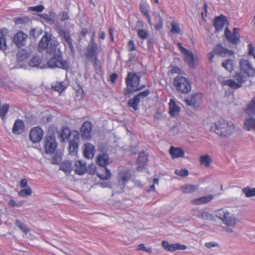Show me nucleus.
<instances>
[{"instance_id": "2", "label": "nucleus", "mask_w": 255, "mask_h": 255, "mask_svg": "<svg viewBox=\"0 0 255 255\" xmlns=\"http://www.w3.org/2000/svg\"><path fill=\"white\" fill-rule=\"evenodd\" d=\"M127 87L124 90V95L126 97L135 92L140 91L144 87L140 85V76L135 72H128L125 79Z\"/></svg>"}, {"instance_id": "48", "label": "nucleus", "mask_w": 255, "mask_h": 255, "mask_svg": "<svg viewBox=\"0 0 255 255\" xmlns=\"http://www.w3.org/2000/svg\"><path fill=\"white\" fill-rule=\"evenodd\" d=\"M174 172L175 174L181 177H186L189 175L188 170L185 168H182L180 170L176 169Z\"/></svg>"}, {"instance_id": "37", "label": "nucleus", "mask_w": 255, "mask_h": 255, "mask_svg": "<svg viewBox=\"0 0 255 255\" xmlns=\"http://www.w3.org/2000/svg\"><path fill=\"white\" fill-rule=\"evenodd\" d=\"M200 162L201 164H203L206 167H209L212 162V158L208 154L201 155L200 157Z\"/></svg>"}, {"instance_id": "26", "label": "nucleus", "mask_w": 255, "mask_h": 255, "mask_svg": "<svg viewBox=\"0 0 255 255\" xmlns=\"http://www.w3.org/2000/svg\"><path fill=\"white\" fill-rule=\"evenodd\" d=\"M25 125L24 122L20 119H17L12 127V132L13 134L18 135L21 134L24 131Z\"/></svg>"}, {"instance_id": "24", "label": "nucleus", "mask_w": 255, "mask_h": 255, "mask_svg": "<svg viewBox=\"0 0 255 255\" xmlns=\"http://www.w3.org/2000/svg\"><path fill=\"white\" fill-rule=\"evenodd\" d=\"M9 31L6 28H0V50H5L7 48L6 36Z\"/></svg>"}, {"instance_id": "53", "label": "nucleus", "mask_w": 255, "mask_h": 255, "mask_svg": "<svg viewBox=\"0 0 255 255\" xmlns=\"http://www.w3.org/2000/svg\"><path fill=\"white\" fill-rule=\"evenodd\" d=\"M44 6L39 4L35 6H31L28 8V9L32 11H35L36 12H41L44 9Z\"/></svg>"}, {"instance_id": "7", "label": "nucleus", "mask_w": 255, "mask_h": 255, "mask_svg": "<svg viewBox=\"0 0 255 255\" xmlns=\"http://www.w3.org/2000/svg\"><path fill=\"white\" fill-rule=\"evenodd\" d=\"M246 113L248 115V118L246 119L244 124V128L247 130L254 129L255 128V119L254 118L255 115V99H253L248 106Z\"/></svg>"}, {"instance_id": "5", "label": "nucleus", "mask_w": 255, "mask_h": 255, "mask_svg": "<svg viewBox=\"0 0 255 255\" xmlns=\"http://www.w3.org/2000/svg\"><path fill=\"white\" fill-rule=\"evenodd\" d=\"M56 39H52L51 35L45 33L39 41L38 49L39 52H43L46 50L49 54H53L55 52L58 45Z\"/></svg>"}, {"instance_id": "39", "label": "nucleus", "mask_w": 255, "mask_h": 255, "mask_svg": "<svg viewBox=\"0 0 255 255\" xmlns=\"http://www.w3.org/2000/svg\"><path fill=\"white\" fill-rule=\"evenodd\" d=\"M27 57V52L24 49L20 50L16 54V61L17 62H21L26 59Z\"/></svg>"}, {"instance_id": "27", "label": "nucleus", "mask_w": 255, "mask_h": 255, "mask_svg": "<svg viewBox=\"0 0 255 255\" xmlns=\"http://www.w3.org/2000/svg\"><path fill=\"white\" fill-rule=\"evenodd\" d=\"M182 54L189 66L191 68H194L196 66V60L192 52L187 49V51H184Z\"/></svg>"}, {"instance_id": "47", "label": "nucleus", "mask_w": 255, "mask_h": 255, "mask_svg": "<svg viewBox=\"0 0 255 255\" xmlns=\"http://www.w3.org/2000/svg\"><path fill=\"white\" fill-rule=\"evenodd\" d=\"M138 36L142 40L146 39L148 37V34L147 31L144 29H138L137 30Z\"/></svg>"}, {"instance_id": "11", "label": "nucleus", "mask_w": 255, "mask_h": 255, "mask_svg": "<svg viewBox=\"0 0 255 255\" xmlns=\"http://www.w3.org/2000/svg\"><path fill=\"white\" fill-rule=\"evenodd\" d=\"M150 91L148 89L139 92L128 100V106L132 108L134 110L137 111L141 100L147 97Z\"/></svg>"}, {"instance_id": "12", "label": "nucleus", "mask_w": 255, "mask_h": 255, "mask_svg": "<svg viewBox=\"0 0 255 255\" xmlns=\"http://www.w3.org/2000/svg\"><path fill=\"white\" fill-rule=\"evenodd\" d=\"M57 147V143L54 135H46L44 140V148L45 153H53Z\"/></svg>"}, {"instance_id": "38", "label": "nucleus", "mask_w": 255, "mask_h": 255, "mask_svg": "<svg viewBox=\"0 0 255 255\" xmlns=\"http://www.w3.org/2000/svg\"><path fill=\"white\" fill-rule=\"evenodd\" d=\"M15 224L16 226L25 234H27L29 232V230L27 227L19 220L16 219L15 222Z\"/></svg>"}, {"instance_id": "54", "label": "nucleus", "mask_w": 255, "mask_h": 255, "mask_svg": "<svg viewBox=\"0 0 255 255\" xmlns=\"http://www.w3.org/2000/svg\"><path fill=\"white\" fill-rule=\"evenodd\" d=\"M70 19V16L69 15L68 12L67 11H63L61 14V20L62 21H64L66 20H68Z\"/></svg>"}, {"instance_id": "44", "label": "nucleus", "mask_w": 255, "mask_h": 255, "mask_svg": "<svg viewBox=\"0 0 255 255\" xmlns=\"http://www.w3.org/2000/svg\"><path fill=\"white\" fill-rule=\"evenodd\" d=\"M155 18L158 21V23L154 25L155 29L156 30H159L162 28L163 26L162 19L159 13L155 15Z\"/></svg>"}, {"instance_id": "15", "label": "nucleus", "mask_w": 255, "mask_h": 255, "mask_svg": "<svg viewBox=\"0 0 255 255\" xmlns=\"http://www.w3.org/2000/svg\"><path fill=\"white\" fill-rule=\"evenodd\" d=\"M72 138H70L69 145V152L71 155H74L77 153L79 142V133L77 130H74L72 133Z\"/></svg>"}, {"instance_id": "14", "label": "nucleus", "mask_w": 255, "mask_h": 255, "mask_svg": "<svg viewBox=\"0 0 255 255\" xmlns=\"http://www.w3.org/2000/svg\"><path fill=\"white\" fill-rule=\"evenodd\" d=\"M132 174L129 168L123 167L120 169L117 178L119 183L125 186L130 180Z\"/></svg>"}, {"instance_id": "63", "label": "nucleus", "mask_w": 255, "mask_h": 255, "mask_svg": "<svg viewBox=\"0 0 255 255\" xmlns=\"http://www.w3.org/2000/svg\"><path fill=\"white\" fill-rule=\"evenodd\" d=\"M177 45L178 46V47L179 48L180 50V51L182 53L183 52H184V51H187V49L183 47L181 44V43L180 42H178L177 43Z\"/></svg>"}, {"instance_id": "57", "label": "nucleus", "mask_w": 255, "mask_h": 255, "mask_svg": "<svg viewBox=\"0 0 255 255\" xmlns=\"http://www.w3.org/2000/svg\"><path fill=\"white\" fill-rule=\"evenodd\" d=\"M40 16L44 19L45 20H46L47 21H51L52 20V18H51V17L48 14H46V13H43V14H41L40 15Z\"/></svg>"}, {"instance_id": "18", "label": "nucleus", "mask_w": 255, "mask_h": 255, "mask_svg": "<svg viewBox=\"0 0 255 255\" xmlns=\"http://www.w3.org/2000/svg\"><path fill=\"white\" fill-rule=\"evenodd\" d=\"M27 38V35L21 31H18L14 34L13 42L17 47L21 48L25 45Z\"/></svg>"}, {"instance_id": "61", "label": "nucleus", "mask_w": 255, "mask_h": 255, "mask_svg": "<svg viewBox=\"0 0 255 255\" xmlns=\"http://www.w3.org/2000/svg\"><path fill=\"white\" fill-rule=\"evenodd\" d=\"M9 207H13L14 206H18L17 204L16 203L15 201L13 199H10L8 202Z\"/></svg>"}, {"instance_id": "51", "label": "nucleus", "mask_w": 255, "mask_h": 255, "mask_svg": "<svg viewBox=\"0 0 255 255\" xmlns=\"http://www.w3.org/2000/svg\"><path fill=\"white\" fill-rule=\"evenodd\" d=\"M14 21L16 24H23L29 21V18L27 17H18L15 18Z\"/></svg>"}, {"instance_id": "50", "label": "nucleus", "mask_w": 255, "mask_h": 255, "mask_svg": "<svg viewBox=\"0 0 255 255\" xmlns=\"http://www.w3.org/2000/svg\"><path fill=\"white\" fill-rule=\"evenodd\" d=\"M40 64V59L38 57H33L29 61V64L31 67H35Z\"/></svg>"}, {"instance_id": "41", "label": "nucleus", "mask_w": 255, "mask_h": 255, "mask_svg": "<svg viewBox=\"0 0 255 255\" xmlns=\"http://www.w3.org/2000/svg\"><path fill=\"white\" fill-rule=\"evenodd\" d=\"M171 32L173 34H180L181 29L179 26V24L176 21L173 20L171 23Z\"/></svg>"}, {"instance_id": "13", "label": "nucleus", "mask_w": 255, "mask_h": 255, "mask_svg": "<svg viewBox=\"0 0 255 255\" xmlns=\"http://www.w3.org/2000/svg\"><path fill=\"white\" fill-rule=\"evenodd\" d=\"M225 36L228 42L232 44H237L240 41V29L234 28L232 32L228 27L225 29Z\"/></svg>"}, {"instance_id": "56", "label": "nucleus", "mask_w": 255, "mask_h": 255, "mask_svg": "<svg viewBox=\"0 0 255 255\" xmlns=\"http://www.w3.org/2000/svg\"><path fill=\"white\" fill-rule=\"evenodd\" d=\"M118 75L117 73H112L110 77V81L112 83H115L117 79H118Z\"/></svg>"}, {"instance_id": "6", "label": "nucleus", "mask_w": 255, "mask_h": 255, "mask_svg": "<svg viewBox=\"0 0 255 255\" xmlns=\"http://www.w3.org/2000/svg\"><path fill=\"white\" fill-rule=\"evenodd\" d=\"M95 32L91 37V43L87 47L85 55L87 58L91 60L95 68H96L99 63L98 57L101 50V48L98 44L94 42Z\"/></svg>"}, {"instance_id": "1", "label": "nucleus", "mask_w": 255, "mask_h": 255, "mask_svg": "<svg viewBox=\"0 0 255 255\" xmlns=\"http://www.w3.org/2000/svg\"><path fill=\"white\" fill-rule=\"evenodd\" d=\"M240 72L234 76V80L229 79L222 81L223 85L228 86L232 89H237L242 86L248 77H253L255 74V69L251 66L249 61L246 59L240 61Z\"/></svg>"}, {"instance_id": "49", "label": "nucleus", "mask_w": 255, "mask_h": 255, "mask_svg": "<svg viewBox=\"0 0 255 255\" xmlns=\"http://www.w3.org/2000/svg\"><path fill=\"white\" fill-rule=\"evenodd\" d=\"M197 216L203 220H209L213 217L211 214L205 211H201L198 214Z\"/></svg>"}, {"instance_id": "8", "label": "nucleus", "mask_w": 255, "mask_h": 255, "mask_svg": "<svg viewBox=\"0 0 255 255\" xmlns=\"http://www.w3.org/2000/svg\"><path fill=\"white\" fill-rule=\"evenodd\" d=\"M173 83L176 89L182 93L187 94L191 90L190 81L181 75L174 79Z\"/></svg>"}, {"instance_id": "9", "label": "nucleus", "mask_w": 255, "mask_h": 255, "mask_svg": "<svg viewBox=\"0 0 255 255\" xmlns=\"http://www.w3.org/2000/svg\"><path fill=\"white\" fill-rule=\"evenodd\" d=\"M216 216L227 226L234 227L236 224L237 220L234 215L226 209H220L217 210Z\"/></svg>"}, {"instance_id": "31", "label": "nucleus", "mask_w": 255, "mask_h": 255, "mask_svg": "<svg viewBox=\"0 0 255 255\" xmlns=\"http://www.w3.org/2000/svg\"><path fill=\"white\" fill-rule=\"evenodd\" d=\"M169 152L173 159L183 157L185 153L181 148L175 147L173 146L170 147Z\"/></svg>"}, {"instance_id": "43", "label": "nucleus", "mask_w": 255, "mask_h": 255, "mask_svg": "<svg viewBox=\"0 0 255 255\" xmlns=\"http://www.w3.org/2000/svg\"><path fill=\"white\" fill-rule=\"evenodd\" d=\"M9 108V105L7 104H3L0 108V117L2 120L5 119V115L8 112Z\"/></svg>"}, {"instance_id": "36", "label": "nucleus", "mask_w": 255, "mask_h": 255, "mask_svg": "<svg viewBox=\"0 0 255 255\" xmlns=\"http://www.w3.org/2000/svg\"><path fill=\"white\" fill-rule=\"evenodd\" d=\"M139 9L141 13L146 17L148 23L151 25V20L150 16L149 13L148 9L146 6L144 4H140Z\"/></svg>"}, {"instance_id": "3", "label": "nucleus", "mask_w": 255, "mask_h": 255, "mask_svg": "<svg viewBox=\"0 0 255 255\" xmlns=\"http://www.w3.org/2000/svg\"><path fill=\"white\" fill-rule=\"evenodd\" d=\"M234 128L232 122L220 119L212 124L211 129L219 135L228 137L233 133Z\"/></svg>"}, {"instance_id": "46", "label": "nucleus", "mask_w": 255, "mask_h": 255, "mask_svg": "<svg viewBox=\"0 0 255 255\" xmlns=\"http://www.w3.org/2000/svg\"><path fill=\"white\" fill-rule=\"evenodd\" d=\"M32 194V190L29 186L26 187V189L21 190L18 193L19 196L22 197L29 196Z\"/></svg>"}, {"instance_id": "60", "label": "nucleus", "mask_w": 255, "mask_h": 255, "mask_svg": "<svg viewBox=\"0 0 255 255\" xmlns=\"http://www.w3.org/2000/svg\"><path fill=\"white\" fill-rule=\"evenodd\" d=\"M109 32L110 34V38L111 39V41L114 42V30L113 28H110L109 29Z\"/></svg>"}, {"instance_id": "58", "label": "nucleus", "mask_w": 255, "mask_h": 255, "mask_svg": "<svg viewBox=\"0 0 255 255\" xmlns=\"http://www.w3.org/2000/svg\"><path fill=\"white\" fill-rule=\"evenodd\" d=\"M205 246L208 248H211L212 247H217L218 246L217 243L213 242H207L205 244Z\"/></svg>"}, {"instance_id": "16", "label": "nucleus", "mask_w": 255, "mask_h": 255, "mask_svg": "<svg viewBox=\"0 0 255 255\" xmlns=\"http://www.w3.org/2000/svg\"><path fill=\"white\" fill-rule=\"evenodd\" d=\"M43 134V131L40 127H35L30 131L29 139L33 143H37L42 139Z\"/></svg>"}, {"instance_id": "59", "label": "nucleus", "mask_w": 255, "mask_h": 255, "mask_svg": "<svg viewBox=\"0 0 255 255\" xmlns=\"http://www.w3.org/2000/svg\"><path fill=\"white\" fill-rule=\"evenodd\" d=\"M27 184V181L25 178H23L20 180V186L21 188L26 187Z\"/></svg>"}, {"instance_id": "52", "label": "nucleus", "mask_w": 255, "mask_h": 255, "mask_svg": "<svg viewBox=\"0 0 255 255\" xmlns=\"http://www.w3.org/2000/svg\"><path fill=\"white\" fill-rule=\"evenodd\" d=\"M127 48L129 52L136 50V46L133 39H130L127 44Z\"/></svg>"}, {"instance_id": "32", "label": "nucleus", "mask_w": 255, "mask_h": 255, "mask_svg": "<svg viewBox=\"0 0 255 255\" xmlns=\"http://www.w3.org/2000/svg\"><path fill=\"white\" fill-rule=\"evenodd\" d=\"M74 130L71 131L70 128L67 127H63L59 134L60 137L62 139V141L68 140V138H72V133Z\"/></svg>"}, {"instance_id": "10", "label": "nucleus", "mask_w": 255, "mask_h": 255, "mask_svg": "<svg viewBox=\"0 0 255 255\" xmlns=\"http://www.w3.org/2000/svg\"><path fill=\"white\" fill-rule=\"evenodd\" d=\"M47 65L50 68L57 67L66 71L69 69V66L66 60H63L60 56L54 55L47 62Z\"/></svg>"}, {"instance_id": "62", "label": "nucleus", "mask_w": 255, "mask_h": 255, "mask_svg": "<svg viewBox=\"0 0 255 255\" xmlns=\"http://www.w3.org/2000/svg\"><path fill=\"white\" fill-rule=\"evenodd\" d=\"M87 33H88L87 29L86 28H82V29L81 30V31L80 32V35L82 36V37H85Z\"/></svg>"}, {"instance_id": "21", "label": "nucleus", "mask_w": 255, "mask_h": 255, "mask_svg": "<svg viewBox=\"0 0 255 255\" xmlns=\"http://www.w3.org/2000/svg\"><path fill=\"white\" fill-rule=\"evenodd\" d=\"M148 159L144 151H140L136 160L137 169L142 171L146 168Z\"/></svg>"}, {"instance_id": "33", "label": "nucleus", "mask_w": 255, "mask_h": 255, "mask_svg": "<svg viewBox=\"0 0 255 255\" xmlns=\"http://www.w3.org/2000/svg\"><path fill=\"white\" fill-rule=\"evenodd\" d=\"M199 188L198 185L186 184L182 186L180 189L181 191L185 194H191L195 192Z\"/></svg>"}, {"instance_id": "17", "label": "nucleus", "mask_w": 255, "mask_h": 255, "mask_svg": "<svg viewBox=\"0 0 255 255\" xmlns=\"http://www.w3.org/2000/svg\"><path fill=\"white\" fill-rule=\"evenodd\" d=\"M81 135L83 139L91 138L92 132V124L89 121H85L82 125L80 129Z\"/></svg>"}, {"instance_id": "4", "label": "nucleus", "mask_w": 255, "mask_h": 255, "mask_svg": "<svg viewBox=\"0 0 255 255\" xmlns=\"http://www.w3.org/2000/svg\"><path fill=\"white\" fill-rule=\"evenodd\" d=\"M96 163L101 167L97 171L98 177L102 180H109L111 177L110 171L107 166L110 163L109 155L106 153H99L96 159Z\"/></svg>"}, {"instance_id": "42", "label": "nucleus", "mask_w": 255, "mask_h": 255, "mask_svg": "<svg viewBox=\"0 0 255 255\" xmlns=\"http://www.w3.org/2000/svg\"><path fill=\"white\" fill-rule=\"evenodd\" d=\"M222 65L230 72H231L233 70V60L231 59H228L223 62Z\"/></svg>"}, {"instance_id": "19", "label": "nucleus", "mask_w": 255, "mask_h": 255, "mask_svg": "<svg viewBox=\"0 0 255 255\" xmlns=\"http://www.w3.org/2000/svg\"><path fill=\"white\" fill-rule=\"evenodd\" d=\"M203 95L201 93H195L191 96L185 99L186 104L188 106H193L195 107H199L201 103Z\"/></svg>"}, {"instance_id": "25", "label": "nucleus", "mask_w": 255, "mask_h": 255, "mask_svg": "<svg viewBox=\"0 0 255 255\" xmlns=\"http://www.w3.org/2000/svg\"><path fill=\"white\" fill-rule=\"evenodd\" d=\"M74 170L78 175H83L87 171V165L85 162L81 160L75 161Z\"/></svg>"}, {"instance_id": "34", "label": "nucleus", "mask_w": 255, "mask_h": 255, "mask_svg": "<svg viewBox=\"0 0 255 255\" xmlns=\"http://www.w3.org/2000/svg\"><path fill=\"white\" fill-rule=\"evenodd\" d=\"M60 36L62 37L68 44L70 48H73L72 39L70 36V33L64 30H60L59 32Z\"/></svg>"}, {"instance_id": "35", "label": "nucleus", "mask_w": 255, "mask_h": 255, "mask_svg": "<svg viewBox=\"0 0 255 255\" xmlns=\"http://www.w3.org/2000/svg\"><path fill=\"white\" fill-rule=\"evenodd\" d=\"M60 168L66 174H68L72 171V163L69 161H64L61 163Z\"/></svg>"}, {"instance_id": "64", "label": "nucleus", "mask_w": 255, "mask_h": 255, "mask_svg": "<svg viewBox=\"0 0 255 255\" xmlns=\"http://www.w3.org/2000/svg\"><path fill=\"white\" fill-rule=\"evenodd\" d=\"M145 248V247L144 245L143 244H140L138 245L137 247V250H141V251H144Z\"/></svg>"}, {"instance_id": "40", "label": "nucleus", "mask_w": 255, "mask_h": 255, "mask_svg": "<svg viewBox=\"0 0 255 255\" xmlns=\"http://www.w3.org/2000/svg\"><path fill=\"white\" fill-rule=\"evenodd\" d=\"M52 89L60 93H62L65 89V87L63 85L62 82H56L51 86Z\"/></svg>"}, {"instance_id": "45", "label": "nucleus", "mask_w": 255, "mask_h": 255, "mask_svg": "<svg viewBox=\"0 0 255 255\" xmlns=\"http://www.w3.org/2000/svg\"><path fill=\"white\" fill-rule=\"evenodd\" d=\"M242 191L245 194L247 197L255 196V188L251 189L248 186L243 188Z\"/></svg>"}, {"instance_id": "55", "label": "nucleus", "mask_w": 255, "mask_h": 255, "mask_svg": "<svg viewBox=\"0 0 255 255\" xmlns=\"http://www.w3.org/2000/svg\"><path fill=\"white\" fill-rule=\"evenodd\" d=\"M248 47H249V54L252 55L254 58H255V54L254 53V45L252 44H249L248 45Z\"/></svg>"}, {"instance_id": "29", "label": "nucleus", "mask_w": 255, "mask_h": 255, "mask_svg": "<svg viewBox=\"0 0 255 255\" xmlns=\"http://www.w3.org/2000/svg\"><path fill=\"white\" fill-rule=\"evenodd\" d=\"M180 108L177 106L174 100L172 99H170L169 103V113L173 117H176L179 113Z\"/></svg>"}, {"instance_id": "22", "label": "nucleus", "mask_w": 255, "mask_h": 255, "mask_svg": "<svg viewBox=\"0 0 255 255\" xmlns=\"http://www.w3.org/2000/svg\"><path fill=\"white\" fill-rule=\"evenodd\" d=\"M162 246L164 249L169 251H174L179 250H184L187 248V246L185 245L178 243L169 244L168 242L165 241H163L162 242Z\"/></svg>"}, {"instance_id": "20", "label": "nucleus", "mask_w": 255, "mask_h": 255, "mask_svg": "<svg viewBox=\"0 0 255 255\" xmlns=\"http://www.w3.org/2000/svg\"><path fill=\"white\" fill-rule=\"evenodd\" d=\"M228 23V21L226 16L222 14L215 17L214 19L213 25L217 32L222 30L224 26Z\"/></svg>"}, {"instance_id": "28", "label": "nucleus", "mask_w": 255, "mask_h": 255, "mask_svg": "<svg viewBox=\"0 0 255 255\" xmlns=\"http://www.w3.org/2000/svg\"><path fill=\"white\" fill-rule=\"evenodd\" d=\"M214 49L216 54L222 57H225L227 55H232L234 54L232 50H229L223 47L221 44L217 45Z\"/></svg>"}, {"instance_id": "23", "label": "nucleus", "mask_w": 255, "mask_h": 255, "mask_svg": "<svg viewBox=\"0 0 255 255\" xmlns=\"http://www.w3.org/2000/svg\"><path fill=\"white\" fill-rule=\"evenodd\" d=\"M83 155L88 159L92 158L95 154V146L90 143H86L84 144Z\"/></svg>"}, {"instance_id": "30", "label": "nucleus", "mask_w": 255, "mask_h": 255, "mask_svg": "<svg viewBox=\"0 0 255 255\" xmlns=\"http://www.w3.org/2000/svg\"><path fill=\"white\" fill-rule=\"evenodd\" d=\"M214 198L213 195L210 194L207 196L196 198L191 201V203L193 205H199L209 203Z\"/></svg>"}]
</instances>
